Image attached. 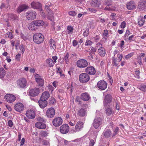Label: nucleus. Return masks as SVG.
I'll return each mask as SVG.
<instances>
[{
    "mask_svg": "<svg viewBox=\"0 0 146 146\" xmlns=\"http://www.w3.org/2000/svg\"><path fill=\"white\" fill-rule=\"evenodd\" d=\"M33 41L37 44L42 43L44 40V36L40 33H36L33 35Z\"/></svg>",
    "mask_w": 146,
    "mask_h": 146,
    "instance_id": "1",
    "label": "nucleus"
},
{
    "mask_svg": "<svg viewBox=\"0 0 146 146\" xmlns=\"http://www.w3.org/2000/svg\"><path fill=\"white\" fill-rule=\"evenodd\" d=\"M51 3H47L45 6V9L48 13L47 18L50 20L52 21L53 19V14L51 10Z\"/></svg>",
    "mask_w": 146,
    "mask_h": 146,
    "instance_id": "2",
    "label": "nucleus"
},
{
    "mask_svg": "<svg viewBox=\"0 0 146 146\" xmlns=\"http://www.w3.org/2000/svg\"><path fill=\"white\" fill-rule=\"evenodd\" d=\"M26 18L29 20H32L35 19L36 14L35 12L33 11H28L26 13Z\"/></svg>",
    "mask_w": 146,
    "mask_h": 146,
    "instance_id": "3",
    "label": "nucleus"
},
{
    "mask_svg": "<svg viewBox=\"0 0 146 146\" xmlns=\"http://www.w3.org/2000/svg\"><path fill=\"white\" fill-rule=\"evenodd\" d=\"M90 79L89 75L86 73L81 74L79 76V80L82 83H86L88 82Z\"/></svg>",
    "mask_w": 146,
    "mask_h": 146,
    "instance_id": "4",
    "label": "nucleus"
},
{
    "mask_svg": "<svg viewBox=\"0 0 146 146\" xmlns=\"http://www.w3.org/2000/svg\"><path fill=\"white\" fill-rule=\"evenodd\" d=\"M17 85L20 88H24L27 86V81L24 78H21L17 81Z\"/></svg>",
    "mask_w": 146,
    "mask_h": 146,
    "instance_id": "5",
    "label": "nucleus"
},
{
    "mask_svg": "<svg viewBox=\"0 0 146 146\" xmlns=\"http://www.w3.org/2000/svg\"><path fill=\"white\" fill-rule=\"evenodd\" d=\"M35 78L36 82L39 86H43L44 84V79L38 74H36L35 76Z\"/></svg>",
    "mask_w": 146,
    "mask_h": 146,
    "instance_id": "6",
    "label": "nucleus"
},
{
    "mask_svg": "<svg viewBox=\"0 0 146 146\" xmlns=\"http://www.w3.org/2000/svg\"><path fill=\"white\" fill-rule=\"evenodd\" d=\"M77 66L80 68H84L88 65L87 61L84 59H80L78 60L76 62Z\"/></svg>",
    "mask_w": 146,
    "mask_h": 146,
    "instance_id": "7",
    "label": "nucleus"
},
{
    "mask_svg": "<svg viewBox=\"0 0 146 146\" xmlns=\"http://www.w3.org/2000/svg\"><path fill=\"white\" fill-rule=\"evenodd\" d=\"M39 93V89L38 88H35L29 89V90L28 95L31 96L35 97L37 96Z\"/></svg>",
    "mask_w": 146,
    "mask_h": 146,
    "instance_id": "8",
    "label": "nucleus"
},
{
    "mask_svg": "<svg viewBox=\"0 0 146 146\" xmlns=\"http://www.w3.org/2000/svg\"><path fill=\"white\" fill-rule=\"evenodd\" d=\"M97 86L99 89L104 90L107 88V84L106 82L101 80L98 82Z\"/></svg>",
    "mask_w": 146,
    "mask_h": 146,
    "instance_id": "9",
    "label": "nucleus"
},
{
    "mask_svg": "<svg viewBox=\"0 0 146 146\" xmlns=\"http://www.w3.org/2000/svg\"><path fill=\"white\" fill-rule=\"evenodd\" d=\"M112 97L109 94L106 95L104 101V105L107 106L110 105L112 100Z\"/></svg>",
    "mask_w": 146,
    "mask_h": 146,
    "instance_id": "10",
    "label": "nucleus"
},
{
    "mask_svg": "<svg viewBox=\"0 0 146 146\" xmlns=\"http://www.w3.org/2000/svg\"><path fill=\"white\" fill-rule=\"evenodd\" d=\"M5 100L8 102L13 103L16 100L15 96L11 94H8L5 96Z\"/></svg>",
    "mask_w": 146,
    "mask_h": 146,
    "instance_id": "11",
    "label": "nucleus"
},
{
    "mask_svg": "<svg viewBox=\"0 0 146 146\" xmlns=\"http://www.w3.org/2000/svg\"><path fill=\"white\" fill-rule=\"evenodd\" d=\"M62 123V119L60 117H56L52 121L53 125L55 127H58Z\"/></svg>",
    "mask_w": 146,
    "mask_h": 146,
    "instance_id": "12",
    "label": "nucleus"
},
{
    "mask_svg": "<svg viewBox=\"0 0 146 146\" xmlns=\"http://www.w3.org/2000/svg\"><path fill=\"white\" fill-rule=\"evenodd\" d=\"M55 114V111L52 108H48L46 111V115L48 118H52Z\"/></svg>",
    "mask_w": 146,
    "mask_h": 146,
    "instance_id": "13",
    "label": "nucleus"
},
{
    "mask_svg": "<svg viewBox=\"0 0 146 146\" xmlns=\"http://www.w3.org/2000/svg\"><path fill=\"white\" fill-rule=\"evenodd\" d=\"M102 123L101 118L98 117L95 119L93 123V126L96 129L98 128Z\"/></svg>",
    "mask_w": 146,
    "mask_h": 146,
    "instance_id": "14",
    "label": "nucleus"
},
{
    "mask_svg": "<svg viewBox=\"0 0 146 146\" xmlns=\"http://www.w3.org/2000/svg\"><path fill=\"white\" fill-rule=\"evenodd\" d=\"M69 130V127L67 124H63L61 125L60 128V132L64 134L67 133Z\"/></svg>",
    "mask_w": 146,
    "mask_h": 146,
    "instance_id": "15",
    "label": "nucleus"
},
{
    "mask_svg": "<svg viewBox=\"0 0 146 146\" xmlns=\"http://www.w3.org/2000/svg\"><path fill=\"white\" fill-rule=\"evenodd\" d=\"M14 108L16 111L20 112L24 110V106L22 103L18 102L15 104Z\"/></svg>",
    "mask_w": 146,
    "mask_h": 146,
    "instance_id": "16",
    "label": "nucleus"
},
{
    "mask_svg": "<svg viewBox=\"0 0 146 146\" xmlns=\"http://www.w3.org/2000/svg\"><path fill=\"white\" fill-rule=\"evenodd\" d=\"M138 8L140 10L146 11V0H141L138 3Z\"/></svg>",
    "mask_w": 146,
    "mask_h": 146,
    "instance_id": "17",
    "label": "nucleus"
},
{
    "mask_svg": "<svg viewBox=\"0 0 146 146\" xmlns=\"http://www.w3.org/2000/svg\"><path fill=\"white\" fill-rule=\"evenodd\" d=\"M87 113V110L86 109L80 108L78 111L77 114L79 116L84 117L86 116Z\"/></svg>",
    "mask_w": 146,
    "mask_h": 146,
    "instance_id": "18",
    "label": "nucleus"
},
{
    "mask_svg": "<svg viewBox=\"0 0 146 146\" xmlns=\"http://www.w3.org/2000/svg\"><path fill=\"white\" fill-rule=\"evenodd\" d=\"M136 5L133 1L127 2L126 4L127 8L129 10H132L135 9Z\"/></svg>",
    "mask_w": 146,
    "mask_h": 146,
    "instance_id": "19",
    "label": "nucleus"
},
{
    "mask_svg": "<svg viewBox=\"0 0 146 146\" xmlns=\"http://www.w3.org/2000/svg\"><path fill=\"white\" fill-rule=\"evenodd\" d=\"M27 117L30 119L34 118L35 116V113L34 111L29 110H28L26 113Z\"/></svg>",
    "mask_w": 146,
    "mask_h": 146,
    "instance_id": "20",
    "label": "nucleus"
},
{
    "mask_svg": "<svg viewBox=\"0 0 146 146\" xmlns=\"http://www.w3.org/2000/svg\"><path fill=\"white\" fill-rule=\"evenodd\" d=\"M85 72L86 73L91 75H94L96 73L95 68L92 66L87 67L85 69Z\"/></svg>",
    "mask_w": 146,
    "mask_h": 146,
    "instance_id": "21",
    "label": "nucleus"
},
{
    "mask_svg": "<svg viewBox=\"0 0 146 146\" xmlns=\"http://www.w3.org/2000/svg\"><path fill=\"white\" fill-rule=\"evenodd\" d=\"M100 0H92L90 2V5L93 7H98L101 5Z\"/></svg>",
    "mask_w": 146,
    "mask_h": 146,
    "instance_id": "22",
    "label": "nucleus"
},
{
    "mask_svg": "<svg viewBox=\"0 0 146 146\" xmlns=\"http://www.w3.org/2000/svg\"><path fill=\"white\" fill-rule=\"evenodd\" d=\"M90 98L89 94L87 92L82 93L80 95L81 99L84 101H88Z\"/></svg>",
    "mask_w": 146,
    "mask_h": 146,
    "instance_id": "23",
    "label": "nucleus"
},
{
    "mask_svg": "<svg viewBox=\"0 0 146 146\" xmlns=\"http://www.w3.org/2000/svg\"><path fill=\"white\" fill-rule=\"evenodd\" d=\"M31 5L33 8L39 9L40 10L41 5L40 3L38 2H33L31 3Z\"/></svg>",
    "mask_w": 146,
    "mask_h": 146,
    "instance_id": "24",
    "label": "nucleus"
},
{
    "mask_svg": "<svg viewBox=\"0 0 146 146\" xmlns=\"http://www.w3.org/2000/svg\"><path fill=\"white\" fill-rule=\"evenodd\" d=\"M50 96V94L48 92L45 91L42 94L40 99L44 100H48Z\"/></svg>",
    "mask_w": 146,
    "mask_h": 146,
    "instance_id": "25",
    "label": "nucleus"
},
{
    "mask_svg": "<svg viewBox=\"0 0 146 146\" xmlns=\"http://www.w3.org/2000/svg\"><path fill=\"white\" fill-rule=\"evenodd\" d=\"M38 103L40 108H44L46 106L48 103L46 100H44L40 99L38 101Z\"/></svg>",
    "mask_w": 146,
    "mask_h": 146,
    "instance_id": "26",
    "label": "nucleus"
},
{
    "mask_svg": "<svg viewBox=\"0 0 146 146\" xmlns=\"http://www.w3.org/2000/svg\"><path fill=\"white\" fill-rule=\"evenodd\" d=\"M35 126L39 128L42 129L46 127V125L44 123L37 122L35 124Z\"/></svg>",
    "mask_w": 146,
    "mask_h": 146,
    "instance_id": "27",
    "label": "nucleus"
},
{
    "mask_svg": "<svg viewBox=\"0 0 146 146\" xmlns=\"http://www.w3.org/2000/svg\"><path fill=\"white\" fill-rule=\"evenodd\" d=\"M83 123L82 122L80 121L78 122L75 126L76 131H79L81 129H82L83 127Z\"/></svg>",
    "mask_w": 146,
    "mask_h": 146,
    "instance_id": "28",
    "label": "nucleus"
},
{
    "mask_svg": "<svg viewBox=\"0 0 146 146\" xmlns=\"http://www.w3.org/2000/svg\"><path fill=\"white\" fill-rule=\"evenodd\" d=\"M29 8V7L25 5H23L20 6L18 8L17 12L18 13H21L25 9Z\"/></svg>",
    "mask_w": 146,
    "mask_h": 146,
    "instance_id": "29",
    "label": "nucleus"
},
{
    "mask_svg": "<svg viewBox=\"0 0 146 146\" xmlns=\"http://www.w3.org/2000/svg\"><path fill=\"white\" fill-rule=\"evenodd\" d=\"M49 46L51 49L54 50L56 48L55 42L52 39H50L49 41Z\"/></svg>",
    "mask_w": 146,
    "mask_h": 146,
    "instance_id": "30",
    "label": "nucleus"
},
{
    "mask_svg": "<svg viewBox=\"0 0 146 146\" xmlns=\"http://www.w3.org/2000/svg\"><path fill=\"white\" fill-rule=\"evenodd\" d=\"M33 24L35 25L36 26H41L44 25V22L42 20H35L33 21Z\"/></svg>",
    "mask_w": 146,
    "mask_h": 146,
    "instance_id": "31",
    "label": "nucleus"
},
{
    "mask_svg": "<svg viewBox=\"0 0 146 146\" xmlns=\"http://www.w3.org/2000/svg\"><path fill=\"white\" fill-rule=\"evenodd\" d=\"M119 62L114 57L112 58V65L113 66L117 67L118 68L119 66V64L118 63Z\"/></svg>",
    "mask_w": 146,
    "mask_h": 146,
    "instance_id": "32",
    "label": "nucleus"
},
{
    "mask_svg": "<svg viewBox=\"0 0 146 146\" xmlns=\"http://www.w3.org/2000/svg\"><path fill=\"white\" fill-rule=\"evenodd\" d=\"M111 134V131L109 129L105 130L103 133V135L106 138H108L110 137Z\"/></svg>",
    "mask_w": 146,
    "mask_h": 146,
    "instance_id": "33",
    "label": "nucleus"
},
{
    "mask_svg": "<svg viewBox=\"0 0 146 146\" xmlns=\"http://www.w3.org/2000/svg\"><path fill=\"white\" fill-rule=\"evenodd\" d=\"M98 52L99 54L101 56L103 57L105 56L106 52L104 48L103 47L99 48Z\"/></svg>",
    "mask_w": 146,
    "mask_h": 146,
    "instance_id": "34",
    "label": "nucleus"
},
{
    "mask_svg": "<svg viewBox=\"0 0 146 146\" xmlns=\"http://www.w3.org/2000/svg\"><path fill=\"white\" fill-rule=\"evenodd\" d=\"M33 21L31 23H29L28 25V28L31 31H33L36 30V25L33 24Z\"/></svg>",
    "mask_w": 146,
    "mask_h": 146,
    "instance_id": "35",
    "label": "nucleus"
},
{
    "mask_svg": "<svg viewBox=\"0 0 146 146\" xmlns=\"http://www.w3.org/2000/svg\"><path fill=\"white\" fill-rule=\"evenodd\" d=\"M8 17L9 18L10 20H11L12 21L17 20L18 19V16L17 15L13 14H9Z\"/></svg>",
    "mask_w": 146,
    "mask_h": 146,
    "instance_id": "36",
    "label": "nucleus"
},
{
    "mask_svg": "<svg viewBox=\"0 0 146 146\" xmlns=\"http://www.w3.org/2000/svg\"><path fill=\"white\" fill-rule=\"evenodd\" d=\"M145 20L143 17H140L138 19V24L140 27H141L145 23Z\"/></svg>",
    "mask_w": 146,
    "mask_h": 146,
    "instance_id": "37",
    "label": "nucleus"
},
{
    "mask_svg": "<svg viewBox=\"0 0 146 146\" xmlns=\"http://www.w3.org/2000/svg\"><path fill=\"white\" fill-rule=\"evenodd\" d=\"M46 62L49 67H52L54 64V63L53 60L51 59H49L46 60Z\"/></svg>",
    "mask_w": 146,
    "mask_h": 146,
    "instance_id": "38",
    "label": "nucleus"
},
{
    "mask_svg": "<svg viewBox=\"0 0 146 146\" xmlns=\"http://www.w3.org/2000/svg\"><path fill=\"white\" fill-rule=\"evenodd\" d=\"M5 71L3 68H0V78H3L5 75Z\"/></svg>",
    "mask_w": 146,
    "mask_h": 146,
    "instance_id": "39",
    "label": "nucleus"
},
{
    "mask_svg": "<svg viewBox=\"0 0 146 146\" xmlns=\"http://www.w3.org/2000/svg\"><path fill=\"white\" fill-rule=\"evenodd\" d=\"M105 112L107 115L109 116L112 113V111L110 108H107L106 109Z\"/></svg>",
    "mask_w": 146,
    "mask_h": 146,
    "instance_id": "40",
    "label": "nucleus"
},
{
    "mask_svg": "<svg viewBox=\"0 0 146 146\" xmlns=\"http://www.w3.org/2000/svg\"><path fill=\"white\" fill-rule=\"evenodd\" d=\"M69 54L67 53L64 56L63 58V60L65 61L66 63L68 64L69 63L68 57H69Z\"/></svg>",
    "mask_w": 146,
    "mask_h": 146,
    "instance_id": "41",
    "label": "nucleus"
},
{
    "mask_svg": "<svg viewBox=\"0 0 146 146\" xmlns=\"http://www.w3.org/2000/svg\"><path fill=\"white\" fill-rule=\"evenodd\" d=\"M9 7V5L8 4L2 3L0 7V8L1 9H4L8 8Z\"/></svg>",
    "mask_w": 146,
    "mask_h": 146,
    "instance_id": "42",
    "label": "nucleus"
},
{
    "mask_svg": "<svg viewBox=\"0 0 146 146\" xmlns=\"http://www.w3.org/2000/svg\"><path fill=\"white\" fill-rule=\"evenodd\" d=\"M103 36V38L106 40L107 39V37H109V34L108 30H104Z\"/></svg>",
    "mask_w": 146,
    "mask_h": 146,
    "instance_id": "43",
    "label": "nucleus"
},
{
    "mask_svg": "<svg viewBox=\"0 0 146 146\" xmlns=\"http://www.w3.org/2000/svg\"><path fill=\"white\" fill-rule=\"evenodd\" d=\"M73 30V28L71 26H68L67 27V31L68 34H71Z\"/></svg>",
    "mask_w": 146,
    "mask_h": 146,
    "instance_id": "44",
    "label": "nucleus"
},
{
    "mask_svg": "<svg viewBox=\"0 0 146 146\" xmlns=\"http://www.w3.org/2000/svg\"><path fill=\"white\" fill-rule=\"evenodd\" d=\"M112 0H104V4L108 6L111 5L112 4Z\"/></svg>",
    "mask_w": 146,
    "mask_h": 146,
    "instance_id": "45",
    "label": "nucleus"
},
{
    "mask_svg": "<svg viewBox=\"0 0 146 146\" xmlns=\"http://www.w3.org/2000/svg\"><path fill=\"white\" fill-rule=\"evenodd\" d=\"M56 101L55 98L51 97L49 100V104H54L56 103Z\"/></svg>",
    "mask_w": 146,
    "mask_h": 146,
    "instance_id": "46",
    "label": "nucleus"
},
{
    "mask_svg": "<svg viewBox=\"0 0 146 146\" xmlns=\"http://www.w3.org/2000/svg\"><path fill=\"white\" fill-rule=\"evenodd\" d=\"M104 10L108 11H114L115 10V8L114 7H107L104 8Z\"/></svg>",
    "mask_w": 146,
    "mask_h": 146,
    "instance_id": "47",
    "label": "nucleus"
},
{
    "mask_svg": "<svg viewBox=\"0 0 146 146\" xmlns=\"http://www.w3.org/2000/svg\"><path fill=\"white\" fill-rule=\"evenodd\" d=\"M135 77L137 78H139V70L137 69L135 71Z\"/></svg>",
    "mask_w": 146,
    "mask_h": 146,
    "instance_id": "48",
    "label": "nucleus"
},
{
    "mask_svg": "<svg viewBox=\"0 0 146 146\" xmlns=\"http://www.w3.org/2000/svg\"><path fill=\"white\" fill-rule=\"evenodd\" d=\"M139 89L145 92L146 90V86L145 85H142L139 86Z\"/></svg>",
    "mask_w": 146,
    "mask_h": 146,
    "instance_id": "49",
    "label": "nucleus"
},
{
    "mask_svg": "<svg viewBox=\"0 0 146 146\" xmlns=\"http://www.w3.org/2000/svg\"><path fill=\"white\" fill-rule=\"evenodd\" d=\"M93 42L90 40H87L85 45L86 46H91Z\"/></svg>",
    "mask_w": 146,
    "mask_h": 146,
    "instance_id": "50",
    "label": "nucleus"
},
{
    "mask_svg": "<svg viewBox=\"0 0 146 146\" xmlns=\"http://www.w3.org/2000/svg\"><path fill=\"white\" fill-rule=\"evenodd\" d=\"M40 135L41 136H43L44 137L47 136L48 135V133L46 131H41L40 132Z\"/></svg>",
    "mask_w": 146,
    "mask_h": 146,
    "instance_id": "51",
    "label": "nucleus"
},
{
    "mask_svg": "<svg viewBox=\"0 0 146 146\" xmlns=\"http://www.w3.org/2000/svg\"><path fill=\"white\" fill-rule=\"evenodd\" d=\"M89 30L88 29H86L85 31L83 33V36L86 37L88 36L89 34Z\"/></svg>",
    "mask_w": 146,
    "mask_h": 146,
    "instance_id": "52",
    "label": "nucleus"
},
{
    "mask_svg": "<svg viewBox=\"0 0 146 146\" xmlns=\"http://www.w3.org/2000/svg\"><path fill=\"white\" fill-rule=\"evenodd\" d=\"M122 56H123L122 54H118L117 56V57L116 59H117V61H118V62H120L121 61Z\"/></svg>",
    "mask_w": 146,
    "mask_h": 146,
    "instance_id": "53",
    "label": "nucleus"
},
{
    "mask_svg": "<svg viewBox=\"0 0 146 146\" xmlns=\"http://www.w3.org/2000/svg\"><path fill=\"white\" fill-rule=\"evenodd\" d=\"M135 38L134 36V35H132L130 36L128 38V40L129 42H131L135 40Z\"/></svg>",
    "mask_w": 146,
    "mask_h": 146,
    "instance_id": "54",
    "label": "nucleus"
},
{
    "mask_svg": "<svg viewBox=\"0 0 146 146\" xmlns=\"http://www.w3.org/2000/svg\"><path fill=\"white\" fill-rule=\"evenodd\" d=\"M90 52H93V54H94L95 52H96L97 48L96 47H94L93 46H91L90 47Z\"/></svg>",
    "mask_w": 146,
    "mask_h": 146,
    "instance_id": "55",
    "label": "nucleus"
},
{
    "mask_svg": "<svg viewBox=\"0 0 146 146\" xmlns=\"http://www.w3.org/2000/svg\"><path fill=\"white\" fill-rule=\"evenodd\" d=\"M20 50L21 51V53L23 54L25 51V49L23 45V44H21L20 45L19 47Z\"/></svg>",
    "mask_w": 146,
    "mask_h": 146,
    "instance_id": "56",
    "label": "nucleus"
},
{
    "mask_svg": "<svg viewBox=\"0 0 146 146\" xmlns=\"http://www.w3.org/2000/svg\"><path fill=\"white\" fill-rule=\"evenodd\" d=\"M69 15L72 16H75L77 15V13L74 11H70L69 12Z\"/></svg>",
    "mask_w": 146,
    "mask_h": 146,
    "instance_id": "57",
    "label": "nucleus"
},
{
    "mask_svg": "<svg viewBox=\"0 0 146 146\" xmlns=\"http://www.w3.org/2000/svg\"><path fill=\"white\" fill-rule=\"evenodd\" d=\"M38 121L39 122H38L40 123H45L46 121L44 120L43 118H41V117H39L38 118Z\"/></svg>",
    "mask_w": 146,
    "mask_h": 146,
    "instance_id": "58",
    "label": "nucleus"
},
{
    "mask_svg": "<svg viewBox=\"0 0 146 146\" xmlns=\"http://www.w3.org/2000/svg\"><path fill=\"white\" fill-rule=\"evenodd\" d=\"M67 89L68 90H70V94H72V92L73 90L74 89V87L72 85V84H71L70 86V87H68L67 88Z\"/></svg>",
    "mask_w": 146,
    "mask_h": 146,
    "instance_id": "59",
    "label": "nucleus"
},
{
    "mask_svg": "<svg viewBox=\"0 0 146 146\" xmlns=\"http://www.w3.org/2000/svg\"><path fill=\"white\" fill-rule=\"evenodd\" d=\"M126 25V23L125 21H123L121 24L120 27L122 29H124L125 28Z\"/></svg>",
    "mask_w": 146,
    "mask_h": 146,
    "instance_id": "60",
    "label": "nucleus"
},
{
    "mask_svg": "<svg viewBox=\"0 0 146 146\" xmlns=\"http://www.w3.org/2000/svg\"><path fill=\"white\" fill-rule=\"evenodd\" d=\"M95 143V141L93 140L92 139H90L89 146H93L94 145Z\"/></svg>",
    "mask_w": 146,
    "mask_h": 146,
    "instance_id": "61",
    "label": "nucleus"
},
{
    "mask_svg": "<svg viewBox=\"0 0 146 146\" xmlns=\"http://www.w3.org/2000/svg\"><path fill=\"white\" fill-rule=\"evenodd\" d=\"M48 89L49 90L50 92H52L53 90V88L52 87V86L49 85L48 86Z\"/></svg>",
    "mask_w": 146,
    "mask_h": 146,
    "instance_id": "62",
    "label": "nucleus"
},
{
    "mask_svg": "<svg viewBox=\"0 0 146 146\" xmlns=\"http://www.w3.org/2000/svg\"><path fill=\"white\" fill-rule=\"evenodd\" d=\"M21 54H17L15 56V59L16 60L18 61H19L20 60L21 58Z\"/></svg>",
    "mask_w": 146,
    "mask_h": 146,
    "instance_id": "63",
    "label": "nucleus"
},
{
    "mask_svg": "<svg viewBox=\"0 0 146 146\" xmlns=\"http://www.w3.org/2000/svg\"><path fill=\"white\" fill-rule=\"evenodd\" d=\"M93 38L94 39V40L96 42H98L100 39V36L99 35H96V36L94 37Z\"/></svg>",
    "mask_w": 146,
    "mask_h": 146,
    "instance_id": "64",
    "label": "nucleus"
}]
</instances>
